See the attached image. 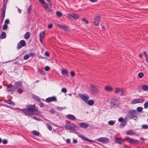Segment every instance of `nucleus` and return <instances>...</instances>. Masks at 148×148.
Instances as JSON below:
<instances>
[{"mask_svg": "<svg viewBox=\"0 0 148 148\" xmlns=\"http://www.w3.org/2000/svg\"><path fill=\"white\" fill-rule=\"evenodd\" d=\"M26 108L22 109V111L27 115L35 114L38 112V108L35 105H28L26 106Z\"/></svg>", "mask_w": 148, "mask_h": 148, "instance_id": "1", "label": "nucleus"}, {"mask_svg": "<svg viewBox=\"0 0 148 148\" xmlns=\"http://www.w3.org/2000/svg\"><path fill=\"white\" fill-rule=\"evenodd\" d=\"M24 88L20 81L14 83V89L19 94L21 93L23 91Z\"/></svg>", "mask_w": 148, "mask_h": 148, "instance_id": "2", "label": "nucleus"}, {"mask_svg": "<svg viewBox=\"0 0 148 148\" xmlns=\"http://www.w3.org/2000/svg\"><path fill=\"white\" fill-rule=\"evenodd\" d=\"M120 98L117 97H114L111 99L110 101V105L111 108L118 107L120 104Z\"/></svg>", "mask_w": 148, "mask_h": 148, "instance_id": "3", "label": "nucleus"}, {"mask_svg": "<svg viewBox=\"0 0 148 148\" xmlns=\"http://www.w3.org/2000/svg\"><path fill=\"white\" fill-rule=\"evenodd\" d=\"M98 88V86L96 85L91 84L90 86V93L93 95L97 94L99 91Z\"/></svg>", "mask_w": 148, "mask_h": 148, "instance_id": "4", "label": "nucleus"}, {"mask_svg": "<svg viewBox=\"0 0 148 148\" xmlns=\"http://www.w3.org/2000/svg\"><path fill=\"white\" fill-rule=\"evenodd\" d=\"M65 127L66 130H69L72 131L75 130L77 128L76 125L73 123L66 124L65 125Z\"/></svg>", "mask_w": 148, "mask_h": 148, "instance_id": "5", "label": "nucleus"}, {"mask_svg": "<svg viewBox=\"0 0 148 148\" xmlns=\"http://www.w3.org/2000/svg\"><path fill=\"white\" fill-rule=\"evenodd\" d=\"M136 114V110H130L128 112V115L131 118H133L135 120L138 119V116L135 115Z\"/></svg>", "mask_w": 148, "mask_h": 148, "instance_id": "6", "label": "nucleus"}, {"mask_svg": "<svg viewBox=\"0 0 148 148\" xmlns=\"http://www.w3.org/2000/svg\"><path fill=\"white\" fill-rule=\"evenodd\" d=\"M125 140L130 144H137L139 142L138 140L129 137L125 138Z\"/></svg>", "mask_w": 148, "mask_h": 148, "instance_id": "7", "label": "nucleus"}, {"mask_svg": "<svg viewBox=\"0 0 148 148\" xmlns=\"http://www.w3.org/2000/svg\"><path fill=\"white\" fill-rule=\"evenodd\" d=\"M66 16L69 18L74 19H77L79 17L78 15L76 13L67 14L66 15Z\"/></svg>", "mask_w": 148, "mask_h": 148, "instance_id": "8", "label": "nucleus"}, {"mask_svg": "<svg viewBox=\"0 0 148 148\" xmlns=\"http://www.w3.org/2000/svg\"><path fill=\"white\" fill-rule=\"evenodd\" d=\"M26 45V42L24 40H20L17 44V49L22 48L23 47L25 46Z\"/></svg>", "mask_w": 148, "mask_h": 148, "instance_id": "9", "label": "nucleus"}, {"mask_svg": "<svg viewBox=\"0 0 148 148\" xmlns=\"http://www.w3.org/2000/svg\"><path fill=\"white\" fill-rule=\"evenodd\" d=\"M79 97L85 103H86L87 101H88L89 98V96L86 95H82L81 94H78Z\"/></svg>", "mask_w": 148, "mask_h": 148, "instance_id": "10", "label": "nucleus"}, {"mask_svg": "<svg viewBox=\"0 0 148 148\" xmlns=\"http://www.w3.org/2000/svg\"><path fill=\"white\" fill-rule=\"evenodd\" d=\"M97 140L99 142L103 143L105 144H107L109 141V139L105 137L99 138L97 139Z\"/></svg>", "mask_w": 148, "mask_h": 148, "instance_id": "11", "label": "nucleus"}, {"mask_svg": "<svg viewBox=\"0 0 148 148\" xmlns=\"http://www.w3.org/2000/svg\"><path fill=\"white\" fill-rule=\"evenodd\" d=\"M43 7L45 11L47 12H49L51 11V5L46 3L43 5Z\"/></svg>", "mask_w": 148, "mask_h": 148, "instance_id": "12", "label": "nucleus"}, {"mask_svg": "<svg viewBox=\"0 0 148 148\" xmlns=\"http://www.w3.org/2000/svg\"><path fill=\"white\" fill-rule=\"evenodd\" d=\"M145 100L143 99H136L132 100L131 102V103L132 104H135L137 103H142Z\"/></svg>", "mask_w": 148, "mask_h": 148, "instance_id": "13", "label": "nucleus"}, {"mask_svg": "<svg viewBox=\"0 0 148 148\" xmlns=\"http://www.w3.org/2000/svg\"><path fill=\"white\" fill-rule=\"evenodd\" d=\"M100 20V16H95L94 18V24L96 26H98Z\"/></svg>", "mask_w": 148, "mask_h": 148, "instance_id": "14", "label": "nucleus"}, {"mask_svg": "<svg viewBox=\"0 0 148 148\" xmlns=\"http://www.w3.org/2000/svg\"><path fill=\"white\" fill-rule=\"evenodd\" d=\"M57 100L56 97L55 96H53L46 98L45 99V101L49 103L52 101L56 102L57 101Z\"/></svg>", "mask_w": 148, "mask_h": 148, "instance_id": "15", "label": "nucleus"}, {"mask_svg": "<svg viewBox=\"0 0 148 148\" xmlns=\"http://www.w3.org/2000/svg\"><path fill=\"white\" fill-rule=\"evenodd\" d=\"M6 90L11 94H13L14 92V89L11 84L7 86L6 88Z\"/></svg>", "mask_w": 148, "mask_h": 148, "instance_id": "16", "label": "nucleus"}, {"mask_svg": "<svg viewBox=\"0 0 148 148\" xmlns=\"http://www.w3.org/2000/svg\"><path fill=\"white\" fill-rule=\"evenodd\" d=\"M114 141L120 145L123 144L124 142V140L120 138H116L114 139Z\"/></svg>", "mask_w": 148, "mask_h": 148, "instance_id": "17", "label": "nucleus"}, {"mask_svg": "<svg viewBox=\"0 0 148 148\" xmlns=\"http://www.w3.org/2000/svg\"><path fill=\"white\" fill-rule=\"evenodd\" d=\"M3 0V7L2 12L1 13L5 14L6 9V5L8 0Z\"/></svg>", "mask_w": 148, "mask_h": 148, "instance_id": "18", "label": "nucleus"}, {"mask_svg": "<svg viewBox=\"0 0 148 148\" xmlns=\"http://www.w3.org/2000/svg\"><path fill=\"white\" fill-rule=\"evenodd\" d=\"M79 137H80L82 139L86 141H87L88 142H90V143H94L95 142L92 140H90L88 138H87V137L82 135H80L79 136Z\"/></svg>", "mask_w": 148, "mask_h": 148, "instance_id": "19", "label": "nucleus"}, {"mask_svg": "<svg viewBox=\"0 0 148 148\" xmlns=\"http://www.w3.org/2000/svg\"><path fill=\"white\" fill-rule=\"evenodd\" d=\"M104 90L108 92H112L113 91V88L110 86L108 85L104 87Z\"/></svg>", "mask_w": 148, "mask_h": 148, "instance_id": "20", "label": "nucleus"}, {"mask_svg": "<svg viewBox=\"0 0 148 148\" xmlns=\"http://www.w3.org/2000/svg\"><path fill=\"white\" fill-rule=\"evenodd\" d=\"M59 28L61 29H63L64 31H67L69 30L68 27L64 25L58 24Z\"/></svg>", "mask_w": 148, "mask_h": 148, "instance_id": "21", "label": "nucleus"}, {"mask_svg": "<svg viewBox=\"0 0 148 148\" xmlns=\"http://www.w3.org/2000/svg\"><path fill=\"white\" fill-rule=\"evenodd\" d=\"M79 125L80 127L84 128H86L89 126L88 124L85 123H80Z\"/></svg>", "mask_w": 148, "mask_h": 148, "instance_id": "22", "label": "nucleus"}, {"mask_svg": "<svg viewBox=\"0 0 148 148\" xmlns=\"http://www.w3.org/2000/svg\"><path fill=\"white\" fill-rule=\"evenodd\" d=\"M66 117L68 119L72 121H74L75 119V117L73 115L69 114L66 116Z\"/></svg>", "mask_w": 148, "mask_h": 148, "instance_id": "23", "label": "nucleus"}, {"mask_svg": "<svg viewBox=\"0 0 148 148\" xmlns=\"http://www.w3.org/2000/svg\"><path fill=\"white\" fill-rule=\"evenodd\" d=\"M4 102L5 103L10 104L12 106H14L15 105V103L11 100L5 99L4 100Z\"/></svg>", "mask_w": 148, "mask_h": 148, "instance_id": "24", "label": "nucleus"}, {"mask_svg": "<svg viewBox=\"0 0 148 148\" xmlns=\"http://www.w3.org/2000/svg\"><path fill=\"white\" fill-rule=\"evenodd\" d=\"M126 134L127 135H135L136 134V132L132 130H128L127 131Z\"/></svg>", "mask_w": 148, "mask_h": 148, "instance_id": "25", "label": "nucleus"}, {"mask_svg": "<svg viewBox=\"0 0 148 148\" xmlns=\"http://www.w3.org/2000/svg\"><path fill=\"white\" fill-rule=\"evenodd\" d=\"M122 88H122L116 87L114 91V92L116 94H118L119 92L122 90Z\"/></svg>", "mask_w": 148, "mask_h": 148, "instance_id": "26", "label": "nucleus"}, {"mask_svg": "<svg viewBox=\"0 0 148 148\" xmlns=\"http://www.w3.org/2000/svg\"><path fill=\"white\" fill-rule=\"evenodd\" d=\"M127 125V122L126 121H124L123 122H121L119 126V127L121 128H123L126 125Z\"/></svg>", "mask_w": 148, "mask_h": 148, "instance_id": "27", "label": "nucleus"}, {"mask_svg": "<svg viewBox=\"0 0 148 148\" xmlns=\"http://www.w3.org/2000/svg\"><path fill=\"white\" fill-rule=\"evenodd\" d=\"M37 70L42 75H45V71H44L43 69H40L39 67L37 68Z\"/></svg>", "mask_w": 148, "mask_h": 148, "instance_id": "28", "label": "nucleus"}, {"mask_svg": "<svg viewBox=\"0 0 148 148\" xmlns=\"http://www.w3.org/2000/svg\"><path fill=\"white\" fill-rule=\"evenodd\" d=\"M142 89L144 91L148 90V86L146 85H143L141 86Z\"/></svg>", "mask_w": 148, "mask_h": 148, "instance_id": "29", "label": "nucleus"}, {"mask_svg": "<svg viewBox=\"0 0 148 148\" xmlns=\"http://www.w3.org/2000/svg\"><path fill=\"white\" fill-rule=\"evenodd\" d=\"M6 37V34L5 32H2L1 34L0 38L1 39H3L5 38Z\"/></svg>", "mask_w": 148, "mask_h": 148, "instance_id": "30", "label": "nucleus"}, {"mask_svg": "<svg viewBox=\"0 0 148 148\" xmlns=\"http://www.w3.org/2000/svg\"><path fill=\"white\" fill-rule=\"evenodd\" d=\"M30 37V34L29 32H26L24 35V38L26 39L27 40Z\"/></svg>", "mask_w": 148, "mask_h": 148, "instance_id": "31", "label": "nucleus"}, {"mask_svg": "<svg viewBox=\"0 0 148 148\" xmlns=\"http://www.w3.org/2000/svg\"><path fill=\"white\" fill-rule=\"evenodd\" d=\"M45 35V32L44 31L41 32L39 34V39H43Z\"/></svg>", "mask_w": 148, "mask_h": 148, "instance_id": "32", "label": "nucleus"}, {"mask_svg": "<svg viewBox=\"0 0 148 148\" xmlns=\"http://www.w3.org/2000/svg\"><path fill=\"white\" fill-rule=\"evenodd\" d=\"M86 103H87L89 106H91L94 104V102L93 100H90L88 101H87Z\"/></svg>", "mask_w": 148, "mask_h": 148, "instance_id": "33", "label": "nucleus"}, {"mask_svg": "<svg viewBox=\"0 0 148 148\" xmlns=\"http://www.w3.org/2000/svg\"><path fill=\"white\" fill-rule=\"evenodd\" d=\"M62 73L63 75H66L68 74V71L65 69H63L62 70Z\"/></svg>", "mask_w": 148, "mask_h": 148, "instance_id": "34", "label": "nucleus"}, {"mask_svg": "<svg viewBox=\"0 0 148 148\" xmlns=\"http://www.w3.org/2000/svg\"><path fill=\"white\" fill-rule=\"evenodd\" d=\"M32 133L34 135L36 136H39L40 135V133L38 131L35 130L33 131L32 132Z\"/></svg>", "mask_w": 148, "mask_h": 148, "instance_id": "35", "label": "nucleus"}, {"mask_svg": "<svg viewBox=\"0 0 148 148\" xmlns=\"http://www.w3.org/2000/svg\"><path fill=\"white\" fill-rule=\"evenodd\" d=\"M33 97L36 101L38 102H40V100L38 98V97L37 96L34 95L33 96Z\"/></svg>", "mask_w": 148, "mask_h": 148, "instance_id": "36", "label": "nucleus"}, {"mask_svg": "<svg viewBox=\"0 0 148 148\" xmlns=\"http://www.w3.org/2000/svg\"><path fill=\"white\" fill-rule=\"evenodd\" d=\"M115 123V121L110 120L108 122V124L110 125H113Z\"/></svg>", "mask_w": 148, "mask_h": 148, "instance_id": "37", "label": "nucleus"}, {"mask_svg": "<svg viewBox=\"0 0 148 148\" xmlns=\"http://www.w3.org/2000/svg\"><path fill=\"white\" fill-rule=\"evenodd\" d=\"M32 9V6L30 5L27 9V12L29 14L30 13L31 10Z\"/></svg>", "mask_w": 148, "mask_h": 148, "instance_id": "38", "label": "nucleus"}, {"mask_svg": "<svg viewBox=\"0 0 148 148\" xmlns=\"http://www.w3.org/2000/svg\"><path fill=\"white\" fill-rule=\"evenodd\" d=\"M66 108V107H57L56 108V109L57 110H59V111H61L64 109H65Z\"/></svg>", "mask_w": 148, "mask_h": 148, "instance_id": "39", "label": "nucleus"}, {"mask_svg": "<svg viewBox=\"0 0 148 148\" xmlns=\"http://www.w3.org/2000/svg\"><path fill=\"white\" fill-rule=\"evenodd\" d=\"M143 108L141 107H138L137 108L136 110L137 111L139 112H141L143 110Z\"/></svg>", "mask_w": 148, "mask_h": 148, "instance_id": "40", "label": "nucleus"}, {"mask_svg": "<svg viewBox=\"0 0 148 148\" xmlns=\"http://www.w3.org/2000/svg\"><path fill=\"white\" fill-rule=\"evenodd\" d=\"M39 1L40 3L43 6V5H45L46 3L44 0H39Z\"/></svg>", "mask_w": 148, "mask_h": 148, "instance_id": "41", "label": "nucleus"}, {"mask_svg": "<svg viewBox=\"0 0 148 148\" xmlns=\"http://www.w3.org/2000/svg\"><path fill=\"white\" fill-rule=\"evenodd\" d=\"M144 73L142 72H140L138 74V76L140 78H141L144 76Z\"/></svg>", "mask_w": 148, "mask_h": 148, "instance_id": "42", "label": "nucleus"}, {"mask_svg": "<svg viewBox=\"0 0 148 148\" xmlns=\"http://www.w3.org/2000/svg\"><path fill=\"white\" fill-rule=\"evenodd\" d=\"M29 57L30 56H29V54H26L24 56L23 59L24 60H26L28 59Z\"/></svg>", "mask_w": 148, "mask_h": 148, "instance_id": "43", "label": "nucleus"}, {"mask_svg": "<svg viewBox=\"0 0 148 148\" xmlns=\"http://www.w3.org/2000/svg\"><path fill=\"white\" fill-rule=\"evenodd\" d=\"M56 14L59 17L61 16L62 15V13L59 11L57 12Z\"/></svg>", "mask_w": 148, "mask_h": 148, "instance_id": "44", "label": "nucleus"}, {"mask_svg": "<svg viewBox=\"0 0 148 148\" xmlns=\"http://www.w3.org/2000/svg\"><path fill=\"white\" fill-rule=\"evenodd\" d=\"M141 127L143 129H147L148 128V125H147L144 124L142 125Z\"/></svg>", "mask_w": 148, "mask_h": 148, "instance_id": "45", "label": "nucleus"}, {"mask_svg": "<svg viewBox=\"0 0 148 148\" xmlns=\"http://www.w3.org/2000/svg\"><path fill=\"white\" fill-rule=\"evenodd\" d=\"M144 54V56L146 58V60H148V56L146 52L145 51H144L143 52Z\"/></svg>", "mask_w": 148, "mask_h": 148, "instance_id": "46", "label": "nucleus"}, {"mask_svg": "<svg viewBox=\"0 0 148 148\" xmlns=\"http://www.w3.org/2000/svg\"><path fill=\"white\" fill-rule=\"evenodd\" d=\"M144 108L145 109H147L148 108V101L146 102L144 104Z\"/></svg>", "mask_w": 148, "mask_h": 148, "instance_id": "47", "label": "nucleus"}, {"mask_svg": "<svg viewBox=\"0 0 148 148\" xmlns=\"http://www.w3.org/2000/svg\"><path fill=\"white\" fill-rule=\"evenodd\" d=\"M8 28V26L7 25L4 24L3 27V30H5L7 29Z\"/></svg>", "mask_w": 148, "mask_h": 148, "instance_id": "48", "label": "nucleus"}, {"mask_svg": "<svg viewBox=\"0 0 148 148\" xmlns=\"http://www.w3.org/2000/svg\"><path fill=\"white\" fill-rule=\"evenodd\" d=\"M67 91L66 89L64 88H63L61 90V91L63 93H66Z\"/></svg>", "mask_w": 148, "mask_h": 148, "instance_id": "49", "label": "nucleus"}, {"mask_svg": "<svg viewBox=\"0 0 148 148\" xmlns=\"http://www.w3.org/2000/svg\"><path fill=\"white\" fill-rule=\"evenodd\" d=\"M46 125H47L48 129L50 130L51 131L52 130V126L51 125H49L48 124H47Z\"/></svg>", "mask_w": 148, "mask_h": 148, "instance_id": "50", "label": "nucleus"}, {"mask_svg": "<svg viewBox=\"0 0 148 148\" xmlns=\"http://www.w3.org/2000/svg\"><path fill=\"white\" fill-rule=\"evenodd\" d=\"M9 23V20L8 19H6L5 20L4 22V24L7 25Z\"/></svg>", "mask_w": 148, "mask_h": 148, "instance_id": "51", "label": "nucleus"}, {"mask_svg": "<svg viewBox=\"0 0 148 148\" xmlns=\"http://www.w3.org/2000/svg\"><path fill=\"white\" fill-rule=\"evenodd\" d=\"M50 69V68L48 66H46L45 67V69L46 71H48Z\"/></svg>", "mask_w": 148, "mask_h": 148, "instance_id": "52", "label": "nucleus"}, {"mask_svg": "<svg viewBox=\"0 0 148 148\" xmlns=\"http://www.w3.org/2000/svg\"><path fill=\"white\" fill-rule=\"evenodd\" d=\"M2 20L1 21H3L5 16V14L1 13Z\"/></svg>", "mask_w": 148, "mask_h": 148, "instance_id": "53", "label": "nucleus"}, {"mask_svg": "<svg viewBox=\"0 0 148 148\" xmlns=\"http://www.w3.org/2000/svg\"><path fill=\"white\" fill-rule=\"evenodd\" d=\"M82 21L86 23V24L88 23V21L85 18H83L82 19Z\"/></svg>", "mask_w": 148, "mask_h": 148, "instance_id": "54", "label": "nucleus"}, {"mask_svg": "<svg viewBox=\"0 0 148 148\" xmlns=\"http://www.w3.org/2000/svg\"><path fill=\"white\" fill-rule=\"evenodd\" d=\"M118 121L119 122H123L124 121L122 117L119 118L118 119Z\"/></svg>", "mask_w": 148, "mask_h": 148, "instance_id": "55", "label": "nucleus"}, {"mask_svg": "<svg viewBox=\"0 0 148 148\" xmlns=\"http://www.w3.org/2000/svg\"><path fill=\"white\" fill-rule=\"evenodd\" d=\"M53 25L51 24H49L48 26V29H51Z\"/></svg>", "mask_w": 148, "mask_h": 148, "instance_id": "56", "label": "nucleus"}, {"mask_svg": "<svg viewBox=\"0 0 148 148\" xmlns=\"http://www.w3.org/2000/svg\"><path fill=\"white\" fill-rule=\"evenodd\" d=\"M8 141L7 140L4 139L2 141V143L3 144H5L7 143Z\"/></svg>", "mask_w": 148, "mask_h": 148, "instance_id": "57", "label": "nucleus"}, {"mask_svg": "<svg viewBox=\"0 0 148 148\" xmlns=\"http://www.w3.org/2000/svg\"><path fill=\"white\" fill-rule=\"evenodd\" d=\"M75 73L73 71H71V77H73L75 75Z\"/></svg>", "mask_w": 148, "mask_h": 148, "instance_id": "58", "label": "nucleus"}, {"mask_svg": "<svg viewBox=\"0 0 148 148\" xmlns=\"http://www.w3.org/2000/svg\"><path fill=\"white\" fill-rule=\"evenodd\" d=\"M45 55L47 57H49L50 56V54L49 52H46L45 53Z\"/></svg>", "mask_w": 148, "mask_h": 148, "instance_id": "59", "label": "nucleus"}, {"mask_svg": "<svg viewBox=\"0 0 148 148\" xmlns=\"http://www.w3.org/2000/svg\"><path fill=\"white\" fill-rule=\"evenodd\" d=\"M29 55L30 56H31V57H33L35 55V53H30Z\"/></svg>", "mask_w": 148, "mask_h": 148, "instance_id": "60", "label": "nucleus"}, {"mask_svg": "<svg viewBox=\"0 0 148 148\" xmlns=\"http://www.w3.org/2000/svg\"><path fill=\"white\" fill-rule=\"evenodd\" d=\"M121 96H123L124 95V91L123 89V88H122V91H121Z\"/></svg>", "mask_w": 148, "mask_h": 148, "instance_id": "61", "label": "nucleus"}, {"mask_svg": "<svg viewBox=\"0 0 148 148\" xmlns=\"http://www.w3.org/2000/svg\"><path fill=\"white\" fill-rule=\"evenodd\" d=\"M71 140L69 139H67L66 140V142L67 143H70Z\"/></svg>", "mask_w": 148, "mask_h": 148, "instance_id": "62", "label": "nucleus"}, {"mask_svg": "<svg viewBox=\"0 0 148 148\" xmlns=\"http://www.w3.org/2000/svg\"><path fill=\"white\" fill-rule=\"evenodd\" d=\"M34 119L37 120H40V118L38 117H36V116H34Z\"/></svg>", "mask_w": 148, "mask_h": 148, "instance_id": "63", "label": "nucleus"}, {"mask_svg": "<svg viewBox=\"0 0 148 148\" xmlns=\"http://www.w3.org/2000/svg\"><path fill=\"white\" fill-rule=\"evenodd\" d=\"M44 105L43 103H41L40 104V106L41 107H43L44 106Z\"/></svg>", "mask_w": 148, "mask_h": 148, "instance_id": "64", "label": "nucleus"}]
</instances>
